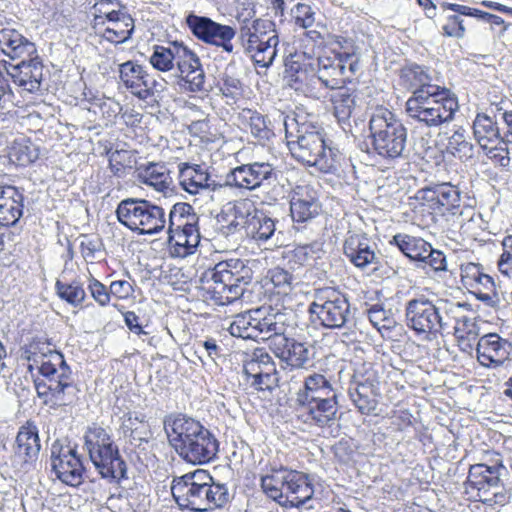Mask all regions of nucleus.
Returning a JSON list of instances; mask_svg holds the SVG:
<instances>
[{"instance_id":"49530a36","label":"nucleus","mask_w":512,"mask_h":512,"mask_svg":"<svg viewBox=\"0 0 512 512\" xmlns=\"http://www.w3.org/2000/svg\"><path fill=\"white\" fill-rule=\"evenodd\" d=\"M242 118L248 124L250 133L259 142L267 141L274 135L272 129L269 127L270 122L263 114L248 109L243 111Z\"/></svg>"},{"instance_id":"f704fd0d","label":"nucleus","mask_w":512,"mask_h":512,"mask_svg":"<svg viewBox=\"0 0 512 512\" xmlns=\"http://www.w3.org/2000/svg\"><path fill=\"white\" fill-rule=\"evenodd\" d=\"M199 228L188 226L185 230L168 233L170 254L174 257L185 258L193 254L200 243Z\"/></svg>"},{"instance_id":"09e8293b","label":"nucleus","mask_w":512,"mask_h":512,"mask_svg":"<svg viewBox=\"0 0 512 512\" xmlns=\"http://www.w3.org/2000/svg\"><path fill=\"white\" fill-rule=\"evenodd\" d=\"M57 295L73 307H79L83 304L86 293L83 284L75 279L70 283L57 280L55 283Z\"/></svg>"},{"instance_id":"7c9ffc66","label":"nucleus","mask_w":512,"mask_h":512,"mask_svg":"<svg viewBox=\"0 0 512 512\" xmlns=\"http://www.w3.org/2000/svg\"><path fill=\"white\" fill-rule=\"evenodd\" d=\"M24 195L16 187H0V225H15L23 214Z\"/></svg>"},{"instance_id":"e2e57ef3","label":"nucleus","mask_w":512,"mask_h":512,"mask_svg":"<svg viewBox=\"0 0 512 512\" xmlns=\"http://www.w3.org/2000/svg\"><path fill=\"white\" fill-rule=\"evenodd\" d=\"M195 352L200 354L198 357L202 363H205L202 354H205L208 359L215 363L216 359L221 355V348L217 345L215 339L207 338L204 341L197 342V349Z\"/></svg>"},{"instance_id":"774afa93","label":"nucleus","mask_w":512,"mask_h":512,"mask_svg":"<svg viewBox=\"0 0 512 512\" xmlns=\"http://www.w3.org/2000/svg\"><path fill=\"white\" fill-rule=\"evenodd\" d=\"M315 21L314 12L309 5L297 4L295 9V22L302 28H309Z\"/></svg>"},{"instance_id":"f3484780","label":"nucleus","mask_w":512,"mask_h":512,"mask_svg":"<svg viewBox=\"0 0 512 512\" xmlns=\"http://www.w3.org/2000/svg\"><path fill=\"white\" fill-rule=\"evenodd\" d=\"M314 488L309 476L303 472L284 469V495L282 507L286 509H313L307 505L313 498Z\"/></svg>"},{"instance_id":"0eeeda50","label":"nucleus","mask_w":512,"mask_h":512,"mask_svg":"<svg viewBox=\"0 0 512 512\" xmlns=\"http://www.w3.org/2000/svg\"><path fill=\"white\" fill-rule=\"evenodd\" d=\"M373 151L387 160L406 157L407 128L386 108L376 109L369 120Z\"/></svg>"},{"instance_id":"2f4dec72","label":"nucleus","mask_w":512,"mask_h":512,"mask_svg":"<svg viewBox=\"0 0 512 512\" xmlns=\"http://www.w3.org/2000/svg\"><path fill=\"white\" fill-rule=\"evenodd\" d=\"M121 428L124 436L129 439L130 444L143 450H145V445L153 437L150 424L142 413L129 412L124 415Z\"/></svg>"},{"instance_id":"bb28decb","label":"nucleus","mask_w":512,"mask_h":512,"mask_svg":"<svg viewBox=\"0 0 512 512\" xmlns=\"http://www.w3.org/2000/svg\"><path fill=\"white\" fill-rule=\"evenodd\" d=\"M178 169L180 185L190 194H197L205 190L215 191L222 187L211 179L207 170L201 165L184 162L178 165Z\"/></svg>"},{"instance_id":"6e6552de","label":"nucleus","mask_w":512,"mask_h":512,"mask_svg":"<svg viewBox=\"0 0 512 512\" xmlns=\"http://www.w3.org/2000/svg\"><path fill=\"white\" fill-rule=\"evenodd\" d=\"M252 277V269L243 260L221 261L210 272L211 284L207 292L216 304L227 305L243 295Z\"/></svg>"},{"instance_id":"6ab92c4d","label":"nucleus","mask_w":512,"mask_h":512,"mask_svg":"<svg viewBox=\"0 0 512 512\" xmlns=\"http://www.w3.org/2000/svg\"><path fill=\"white\" fill-rule=\"evenodd\" d=\"M197 431L194 437L177 454L187 463L201 465L215 459L219 451V442L215 435L204 425Z\"/></svg>"},{"instance_id":"58836bf2","label":"nucleus","mask_w":512,"mask_h":512,"mask_svg":"<svg viewBox=\"0 0 512 512\" xmlns=\"http://www.w3.org/2000/svg\"><path fill=\"white\" fill-rule=\"evenodd\" d=\"M198 221L199 217L190 204L176 203L169 212L168 233L185 230L188 226L198 228Z\"/></svg>"},{"instance_id":"bf43d9fd","label":"nucleus","mask_w":512,"mask_h":512,"mask_svg":"<svg viewBox=\"0 0 512 512\" xmlns=\"http://www.w3.org/2000/svg\"><path fill=\"white\" fill-rule=\"evenodd\" d=\"M349 395L361 414L370 415L377 409L379 395L354 393L352 387L349 388Z\"/></svg>"},{"instance_id":"473e14b6","label":"nucleus","mask_w":512,"mask_h":512,"mask_svg":"<svg viewBox=\"0 0 512 512\" xmlns=\"http://www.w3.org/2000/svg\"><path fill=\"white\" fill-rule=\"evenodd\" d=\"M138 180L165 195L174 191L173 180L169 169L161 163L151 162L136 168Z\"/></svg>"},{"instance_id":"72a5a7b5","label":"nucleus","mask_w":512,"mask_h":512,"mask_svg":"<svg viewBox=\"0 0 512 512\" xmlns=\"http://www.w3.org/2000/svg\"><path fill=\"white\" fill-rule=\"evenodd\" d=\"M275 231V220L251 204L249 217L246 220V236L261 245L271 240L275 235Z\"/></svg>"},{"instance_id":"a878e982","label":"nucleus","mask_w":512,"mask_h":512,"mask_svg":"<svg viewBox=\"0 0 512 512\" xmlns=\"http://www.w3.org/2000/svg\"><path fill=\"white\" fill-rule=\"evenodd\" d=\"M337 393L330 381L322 374L313 373L304 380V386L296 393V406L306 403H315L336 400Z\"/></svg>"},{"instance_id":"9b49d317","label":"nucleus","mask_w":512,"mask_h":512,"mask_svg":"<svg viewBox=\"0 0 512 512\" xmlns=\"http://www.w3.org/2000/svg\"><path fill=\"white\" fill-rule=\"evenodd\" d=\"M309 313L328 329L344 328L352 320L348 299L332 287L316 290Z\"/></svg>"},{"instance_id":"052dcab7","label":"nucleus","mask_w":512,"mask_h":512,"mask_svg":"<svg viewBox=\"0 0 512 512\" xmlns=\"http://www.w3.org/2000/svg\"><path fill=\"white\" fill-rule=\"evenodd\" d=\"M270 280L275 288L278 289V293L288 294L291 290L292 275L283 268H273L269 271Z\"/></svg>"},{"instance_id":"6e6d98bb","label":"nucleus","mask_w":512,"mask_h":512,"mask_svg":"<svg viewBox=\"0 0 512 512\" xmlns=\"http://www.w3.org/2000/svg\"><path fill=\"white\" fill-rule=\"evenodd\" d=\"M442 8L444 10H451L453 12L463 14L468 17H473L478 20H482L484 22L492 23L495 25H500L504 22L503 19L497 15L490 14L477 8L469 7L458 3L443 2Z\"/></svg>"},{"instance_id":"e433bc0d","label":"nucleus","mask_w":512,"mask_h":512,"mask_svg":"<svg viewBox=\"0 0 512 512\" xmlns=\"http://www.w3.org/2000/svg\"><path fill=\"white\" fill-rule=\"evenodd\" d=\"M333 114L345 132L350 131V119L356 107V95L347 88L339 87L331 95Z\"/></svg>"},{"instance_id":"c85d7f7f","label":"nucleus","mask_w":512,"mask_h":512,"mask_svg":"<svg viewBox=\"0 0 512 512\" xmlns=\"http://www.w3.org/2000/svg\"><path fill=\"white\" fill-rule=\"evenodd\" d=\"M119 78L124 86L139 99L146 100L149 89L150 74L145 68L134 62L127 61L119 65Z\"/></svg>"},{"instance_id":"c03bdc74","label":"nucleus","mask_w":512,"mask_h":512,"mask_svg":"<svg viewBox=\"0 0 512 512\" xmlns=\"http://www.w3.org/2000/svg\"><path fill=\"white\" fill-rule=\"evenodd\" d=\"M462 281L470 287L471 293L475 290H494L495 283L491 276L483 273L476 264L469 263L462 269Z\"/></svg>"},{"instance_id":"69168bd1","label":"nucleus","mask_w":512,"mask_h":512,"mask_svg":"<svg viewBox=\"0 0 512 512\" xmlns=\"http://www.w3.org/2000/svg\"><path fill=\"white\" fill-rule=\"evenodd\" d=\"M252 364H255V368L257 370L266 371V368L269 366L271 370H276L272 357L264 349H256L253 352L251 359L248 360L244 366H250Z\"/></svg>"},{"instance_id":"b1692460","label":"nucleus","mask_w":512,"mask_h":512,"mask_svg":"<svg viewBox=\"0 0 512 512\" xmlns=\"http://www.w3.org/2000/svg\"><path fill=\"white\" fill-rule=\"evenodd\" d=\"M505 470L502 463L491 466L482 463L472 465L464 483L466 491L476 490L477 496L481 498V493L487 494L491 488L499 486L500 478Z\"/></svg>"},{"instance_id":"aec40b11","label":"nucleus","mask_w":512,"mask_h":512,"mask_svg":"<svg viewBox=\"0 0 512 512\" xmlns=\"http://www.w3.org/2000/svg\"><path fill=\"white\" fill-rule=\"evenodd\" d=\"M13 449L12 461L14 463L24 466L37 461L41 450V442L39 429L34 421L27 420L19 427Z\"/></svg>"},{"instance_id":"423d86ee","label":"nucleus","mask_w":512,"mask_h":512,"mask_svg":"<svg viewBox=\"0 0 512 512\" xmlns=\"http://www.w3.org/2000/svg\"><path fill=\"white\" fill-rule=\"evenodd\" d=\"M83 438L89 459L102 479L117 484L128 479L127 463L110 430L93 423L87 427Z\"/></svg>"},{"instance_id":"20e7f679","label":"nucleus","mask_w":512,"mask_h":512,"mask_svg":"<svg viewBox=\"0 0 512 512\" xmlns=\"http://www.w3.org/2000/svg\"><path fill=\"white\" fill-rule=\"evenodd\" d=\"M0 50L9 58L4 71L14 82L28 92L40 89L43 80V63L33 42L13 28L0 30Z\"/></svg>"},{"instance_id":"39448f33","label":"nucleus","mask_w":512,"mask_h":512,"mask_svg":"<svg viewBox=\"0 0 512 512\" xmlns=\"http://www.w3.org/2000/svg\"><path fill=\"white\" fill-rule=\"evenodd\" d=\"M463 304L448 299H430L420 294L405 304V321L408 328L422 340L433 341L449 333L451 323L457 320Z\"/></svg>"},{"instance_id":"f8f14e48","label":"nucleus","mask_w":512,"mask_h":512,"mask_svg":"<svg viewBox=\"0 0 512 512\" xmlns=\"http://www.w3.org/2000/svg\"><path fill=\"white\" fill-rule=\"evenodd\" d=\"M283 310L261 307L234 316L228 327L233 337L267 341Z\"/></svg>"},{"instance_id":"1a4fd4ad","label":"nucleus","mask_w":512,"mask_h":512,"mask_svg":"<svg viewBox=\"0 0 512 512\" xmlns=\"http://www.w3.org/2000/svg\"><path fill=\"white\" fill-rule=\"evenodd\" d=\"M293 319L292 310H283L267 339L268 346L275 356L288 366L304 368L311 360V350L306 343L287 336V330L293 326Z\"/></svg>"},{"instance_id":"3c124183","label":"nucleus","mask_w":512,"mask_h":512,"mask_svg":"<svg viewBox=\"0 0 512 512\" xmlns=\"http://www.w3.org/2000/svg\"><path fill=\"white\" fill-rule=\"evenodd\" d=\"M234 212L231 216V220H229L228 224L222 225V228H219L221 233L226 237L230 235H234L241 230L246 234V220L249 217V209H251V204L247 202H238L234 204L231 208Z\"/></svg>"},{"instance_id":"f03ea898","label":"nucleus","mask_w":512,"mask_h":512,"mask_svg":"<svg viewBox=\"0 0 512 512\" xmlns=\"http://www.w3.org/2000/svg\"><path fill=\"white\" fill-rule=\"evenodd\" d=\"M285 136L292 157L323 173H334L340 167L342 154L326 139L323 127L304 113H293L284 119Z\"/></svg>"},{"instance_id":"9d476101","label":"nucleus","mask_w":512,"mask_h":512,"mask_svg":"<svg viewBox=\"0 0 512 512\" xmlns=\"http://www.w3.org/2000/svg\"><path fill=\"white\" fill-rule=\"evenodd\" d=\"M171 493L181 508L194 512H207L224 507L229 501L228 488L224 484H171Z\"/></svg>"},{"instance_id":"2eb2a0df","label":"nucleus","mask_w":512,"mask_h":512,"mask_svg":"<svg viewBox=\"0 0 512 512\" xmlns=\"http://www.w3.org/2000/svg\"><path fill=\"white\" fill-rule=\"evenodd\" d=\"M341 57V49L338 47L331 50V55L324 54L318 57V70L310 82L307 84V93L311 97L319 99L323 97L321 89L317 85H322L325 89L335 90L343 83L344 64Z\"/></svg>"},{"instance_id":"a19ab883","label":"nucleus","mask_w":512,"mask_h":512,"mask_svg":"<svg viewBox=\"0 0 512 512\" xmlns=\"http://www.w3.org/2000/svg\"><path fill=\"white\" fill-rule=\"evenodd\" d=\"M278 44L279 37L277 31H275L257 43L253 49L254 51L247 52L246 54L252 57L256 65L267 68L272 65L277 56Z\"/></svg>"},{"instance_id":"a18cd8bd","label":"nucleus","mask_w":512,"mask_h":512,"mask_svg":"<svg viewBox=\"0 0 512 512\" xmlns=\"http://www.w3.org/2000/svg\"><path fill=\"white\" fill-rule=\"evenodd\" d=\"M446 150L461 160H468L474 155V145L468 140L466 130L462 127H458L448 138Z\"/></svg>"},{"instance_id":"ddd939ff","label":"nucleus","mask_w":512,"mask_h":512,"mask_svg":"<svg viewBox=\"0 0 512 512\" xmlns=\"http://www.w3.org/2000/svg\"><path fill=\"white\" fill-rule=\"evenodd\" d=\"M185 23L192 35L205 44L221 48L226 53H234L233 39L237 30L230 26L218 23L206 16L189 13Z\"/></svg>"},{"instance_id":"ea45409f","label":"nucleus","mask_w":512,"mask_h":512,"mask_svg":"<svg viewBox=\"0 0 512 512\" xmlns=\"http://www.w3.org/2000/svg\"><path fill=\"white\" fill-rule=\"evenodd\" d=\"M145 199L127 198L122 200L116 209L119 222L132 231H137L143 212Z\"/></svg>"},{"instance_id":"4c0bfd02","label":"nucleus","mask_w":512,"mask_h":512,"mask_svg":"<svg viewBox=\"0 0 512 512\" xmlns=\"http://www.w3.org/2000/svg\"><path fill=\"white\" fill-rule=\"evenodd\" d=\"M143 212L138 223L139 235H153L165 228V211L162 207L145 200Z\"/></svg>"},{"instance_id":"c756f323","label":"nucleus","mask_w":512,"mask_h":512,"mask_svg":"<svg viewBox=\"0 0 512 512\" xmlns=\"http://www.w3.org/2000/svg\"><path fill=\"white\" fill-rule=\"evenodd\" d=\"M419 198L425 201L436 202L452 215L462 214L460 210V191L451 183H440L421 189Z\"/></svg>"},{"instance_id":"79ce46f5","label":"nucleus","mask_w":512,"mask_h":512,"mask_svg":"<svg viewBox=\"0 0 512 512\" xmlns=\"http://www.w3.org/2000/svg\"><path fill=\"white\" fill-rule=\"evenodd\" d=\"M391 243H394L406 257L415 262L418 258H423L422 253L430 248V243L424 239L407 234H396Z\"/></svg>"},{"instance_id":"393cba45","label":"nucleus","mask_w":512,"mask_h":512,"mask_svg":"<svg viewBox=\"0 0 512 512\" xmlns=\"http://www.w3.org/2000/svg\"><path fill=\"white\" fill-rule=\"evenodd\" d=\"M338 402L336 400L319 401L296 406L297 417L304 423L318 427H330L337 419Z\"/></svg>"},{"instance_id":"cd10ccee","label":"nucleus","mask_w":512,"mask_h":512,"mask_svg":"<svg viewBox=\"0 0 512 512\" xmlns=\"http://www.w3.org/2000/svg\"><path fill=\"white\" fill-rule=\"evenodd\" d=\"M344 255L360 269L379 264V257L372 248L369 239L363 234H351L343 243Z\"/></svg>"},{"instance_id":"4be33fe9","label":"nucleus","mask_w":512,"mask_h":512,"mask_svg":"<svg viewBox=\"0 0 512 512\" xmlns=\"http://www.w3.org/2000/svg\"><path fill=\"white\" fill-rule=\"evenodd\" d=\"M321 211L317 191L310 185H298L293 189L290 200L291 217L296 223H308Z\"/></svg>"},{"instance_id":"37998d69","label":"nucleus","mask_w":512,"mask_h":512,"mask_svg":"<svg viewBox=\"0 0 512 512\" xmlns=\"http://www.w3.org/2000/svg\"><path fill=\"white\" fill-rule=\"evenodd\" d=\"M284 469L281 466L279 469L272 468L271 473L261 478V488L267 497L277 502L282 506L284 495Z\"/></svg>"},{"instance_id":"5701e85b","label":"nucleus","mask_w":512,"mask_h":512,"mask_svg":"<svg viewBox=\"0 0 512 512\" xmlns=\"http://www.w3.org/2000/svg\"><path fill=\"white\" fill-rule=\"evenodd\" d=\"M511 351V343L495 333L482 336L476 347L479 363L488 368L502 365L509 358Z\"/></svg>"},{"instance_id":"dca6fc26","label":"nucleus","mask_w":512,"mask_h":512,"mask_svg":"<svg viewBox=\"0 0 512 512\" xmlns=\"http://www.w3.org/2000/svg\"><path fill=\"white\" fill-rule=\"evenodd\" d=\"M250 5V9H245L236 16L239 24L238 40L245 53L254 51L257 43L276 31L275 23L269 19L256 18L254 4Z\"/></svg>"},{"instance_id":"5fc2aeb1","label":"nucleus","mask_w":512,"mask_h":512,"mask_svg":"<svg viewBox=\"0 0 512 512\" xmlns=\"http://www.w3.org/2000/svg\"><path fill=\"white\" fill-rule=\"evenodd\" d=\"M109 157V167L113 175L122 177L126 169H131L136 164V158L133 151L116 149L107 152Z\"/></svg>"},{"instance_id":"c9c22d12","label":"nucleus","mask_w":512,"mask_h":512,"mask_svg":"<svg viewBox=\"0 0 512 512\" xmlns=\"http://www.w3.org/2000/svg\"><path fill=\"white\" fill-rule=\"evenodd\" d=\"M491 116L486 113H478L473 121L474 137L483 148H487L489 144L502 140L503 135L500 132L497 121L494 119L497 116L496 109H491Z\"/></svg>"},{"instance_id":"864d4df0","label":"nucleus","mask_w":512,"mask_h":512,"mask_svg":"<svg viewBox=\"0 0 512 512\" xmlns=\"http://www.w3.org/2000/svg\"><path fill=\"white\" fill-rule=\"evenodd\" d=\"M244 372L249 379H252L251 385L257 390H272L277 386V371L271 370L270 366L266 368V371H263L257 370L255 364H252L250 366H244Z\"/></svg>"},{"instance_id":"4d7b16f0","label":"nucleus","mask_w":512,"mask_h":512,"mask_svg":"<svg viewBox=\"0 0 512 512\" xmlns=\"http://www.w3.org/2000/svg\"><path fill=\"white\" fill-rule=\"evenodd\" d=\"M152 66L162 72L170 71L174 67L172 43L169 47L155 46L150 57Z\"/></svg>"},{"instance_id":"f257e3e1","label":"nucleus","mask_w":512,"mask_h":512,"mask_svg":"<svg viewBox=\"0 0 512 512\" xmlns=\"http://www.w3.org/2000/svg\"><path fill=\"white\" fill-rule=\"evenodd\" d=\"M399 85L412 92L405 105L411 119L430 128L454 119L459 109L457 97L447 88L432 83L428 67L406 63L399 70Z\"/></svg>"},{"instance_id":"680f3d73","label":"nucleus","mask_w":512,"mask_h":512,"mask_svg":"<svg viewBox=\"0 0 512 512\" xmlns=\"http://www.w3.org/2000/svg\"><path fill=\"white\" fill-rule=\"evenodd\" d=\"M173 483H180V484H188L189 485H195V484H203V485H216L213 482V478L210 476V474L202 469H197L194 472L186 473L182 476L174 477L172 480Z\"/></svg>"},{"instance_id":"338daca9","label":"nucleus","mask_w":512,"mask_h":512,"mask_svg":"<svg viewBox=\"0 0 512 512\" xmlns=\"http://www.w3.org/2000/svg\"><path fill=\"white\" fill-rule=\"evenodd\" d=\"M185 83L188 84V89L192 92H198L203 90V85L205 82V74L202 69V65L200 64L198 68L191 70L186 75L182 77Z\"/></svg>"},{"instance_id":"8fccbe9b","label":"nucleus","mask_w":512,"mask_h":512,"mask_svg":"<svg viewBox=\"0 0 512 512\" xmlns=\"http://www.w3.org/2000/svg\"><path fill=\"white\" fill-rule=\"evenodd\" d=\"M335 44L341 49L342 64H344V83L358 72L359 57L354 52V47L350 39L338 36L336 37Z\"/></svg>"},{"instance_id":"603ef678","label":"nucleus","mask_w":512,"mask_h":512,"mask_svg":"<svg viewBox=\"0 0 512 512\" xmlns=\"http://www.w3.org/2000/svg\"><path fill=\"white\" fill-rule=\"evenodd\" d=\"M9 156L17 165L27 166L38 159L39 150L30 141L21 139L13 143Z\"/></svg>"},{"instance_id":"412c9836","label":"nucleus","mask_w":512,"mask_h":512,"mask_svg":"<svg viewBox=\"0 0 512 512\" xmlns=\"http://www.w3.org/2000/svg\"><path fill=\"white\" fill-rule=\"evenodd\" d=\"M202 426L200 421L183 413H171L163 419L168 443L176 453L194 437Z\"/></svg>"},{"instance_id":"0e129e2a","label":"nucleus","mask_w":512,"mask_h":512,"mask_svg":"<svg viewBox=\"0 0 512 512\" xmlns=\"http://www.w3.org/2000/svg\"><path fill=\"white\" fill-rule=\"evenodd\" d=\"M88 289L93 299L100 305L106 306L111 298L110 288L108 289L104 284L95 278L90 280Z\"/></svg>"},{"instance_id":"a211bd4d","label":"nucleus","mask_w":512,"mask_h":512,"mask_svg":"<svg viewBox=\"0 0 512 512\" xmlns=\"http://www.w3.org/2000/svg\"><path fill=\"white\" fill-rule=\"evenodd\" d=\"M275 177L273 166L268 162L242 164L225 177V186L254 190Z\"/></svg>"},{"instance_id":"4468645a","label":"nucleus","mask_w":512,"mask_h":512,"mask_svg":"<svg viewBox=\"0 0 512 512\" xmlns=\"http://www.w3.org/2000/svg\"><path fill=\"white\" fill-rule=\"evenodd\" d=\"M51 468L62 483L77 487L84 480L85 467L77 447L55 442L51 446Z\"/></svg>"},{"instance_id":"de8ad7c7","label":"nucleus","mask_w":512,"mask_h":512,"mask_svg":"<svg viewBox=\"0 0 512 512\" xmlns=\"http://www.w3.org/2000/svg\"><path fill=\"white\" fill-rule=\"evenodd\" d=\"M134 28V19L128 13V21L117 20L107 25L102 32V38L114 44H122L132 37Z\"/></svg>"},{"instance_id":"13d9d810","label":"nucleus","mask_w":512,"mask_h":512,"mask_svg":"<svg viewBox=\"0 0 512 512\" xmlns=\"http://www.w3.org/2000/svg\"><path fill=\"white\" fill-rule=\"evenodd\" d=\"M318 252L319 249H315L314 245H304L295 248L289 258V263L294 264L291 268L295 269V266L311 265L319 257L316 255Z\"/></svg>"},{"instance_id":"7ed1b4c3","label":"nucleus","mask_w":512,"mask_h":512,"mask_svg":"<svg viewBox=\"0 0 512 512\" xmlns=\"http://www.w3.org/2000/svg\"><path fill=\"white\" fill-rule=\"evenodd\" d=\"M29 353V368L36 366L42 376L35 380V388L43 404L54 410L72 405L77 400L79 389L63 354L55 350H49L48 353Z\"/></svg>"}]
</instances>
